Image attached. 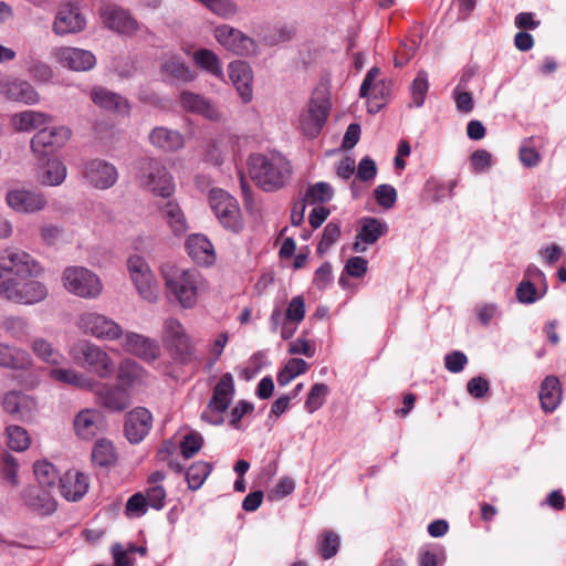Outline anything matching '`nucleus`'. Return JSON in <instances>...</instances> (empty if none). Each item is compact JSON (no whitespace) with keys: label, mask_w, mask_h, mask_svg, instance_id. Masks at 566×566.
I'll return each instance as SVG.
<instances>
[{"label":"nucleus","mask_w":566,"mask_h":566,"mask_svg":"<svg viewBox=\"0 0 566 566\" xmlns=\"http://www.w3.org/2000/svg\"><path fill=\"white\" fill-rule=\"evenodd\" d=\"M50 120V116L42 112L23 111L15 113L11 117L13 127L19 132H29L45 125Z\"/></svg>","instance_id":"ea45409f"},{"label":"nucleus","mask_w":566,"mask_h":566,"mask_svg":"<svg viewBox=\"0 0 566 566\" xmlns=\"http://www.w3.org/2000/svg\"><path fill=\"white\" fill-rule=\"evenodd\" d=\"M0 327L12 338L24 342L31 335V325L28 318L17 315L2 317Z\"/></svg>","instance_id":"58836bf2"},{"label":"nucleus","mask_w":566,"mask_h":566,"mask_svg":"<svg viewBox=\"0 0 566 566\" xmlns=\"http://www.w3.org/2000/svg\"><path fill=\"white\" fill-rule=\"evenodd\" d=\"M73 361L96 374L101 378H109L114 373V363L106 350L87 339H80L69 348Z\"/></svg>","instance_id":"20e7f679"},{"label":"nucleus","mask_w":566,"mask_h":566,"mask_svg":"<svg viewBox=\"0 0 566 566\" xmlns=\"http://www.w3.org/2000/svg\"><path fill=\"white\" fill-rule=\"evenodd\" d=\"M213 33L218 43L233 54L249 56L258 51L255 41L233 27L221 24Z\"/></svg>","instance_id":"4468645a"},{"label":"nucleus","mask_w":566,"mask_h":566,"mask_svg":"<svg viewBox=\"0 0 566 566\" xmlns=\"http://www.w3.org/2000/svg\"><path fill=\"white\" fill-rule=\"evenodd\" d=\"M25 504L41 515H49L56 510V503L51 490H40L36 486L27 488L23 491Z\"/></svg>","instance_id":"cd10ccee"},{"label":"nucleus","mask_w":566,"mask_h":566,"mask_svg":"<svg viewBox=\"0 0 566 566\" xmlns=\"http://www.w3.org/2000/svg\"><path fill=\"white\" fill-rule=\"evenodd\" d=\"M91 97L93 102L107 111H114L118 113H127L128 112V103L120 95L111 92L103 87H96L92 91Z\"/></svg>","instance_id":"f704fd0d"},{"label":"nucleus","mask_w":566,"mask_h":566,"mask_svg":"<svg viewBox=\"0 0 566 566\" xmlns=\"http://www.w3.org/2000/svg\"><path fill=\"white\" fill-rule=\"evenodd\" d=\"M470 77H471L470 73H464L461 76L459 84L453 90V98L455 102L457 109L460 113H464V114L472 112V109L474 107V101H473L472 94L464 90L465 84L470 80Z\"/></svg>","instance_id":"c03bdc74"},{"label":"nucleus","mask_w":566,"mask_h":566,"mask_svg":"<svg viewBox=\"0 0 566 566\" xmlns=\"http://www.w3.org/2000/svg\"><path fill=\"white\" fill-rule=\"evenodd\" d=\"M189 256L200 265H210L216 261L212 243L203 234H191L186 241Z\"/></svg>","instance_id":"bb28decb"},{"label":"nucleus","mask_w":566,"mask_h":566,"mask_svg":"<svg viewBox=\"0 0 566 566\" xmlns=\"http://www.w3.org/2000/svg\"><path fill=\"white\" fill-rule=\"evenodd\" d=\"M48 376L64 386L84 387L86 382V376L73 368L53 367L49 369Z\"/></svg>","instance_id":"a19ab883"},{"label":"nucleus","mask_w":566,"mask_h":566,"mask_svg":"<svg viewBox=\"0 0 566 566\" xmlns=\"http://www.w3.org/2000/svg\"><path fill=\"white\" fill-rule=\"evenodd\" d=\"M151 427V412L144 407H137L127 413L124 431L130 443H139L149 433Z\"/></svg>","instance_id":"412c9836"},{"label":"nucleus","mask_w":566,"mask_h":566,"mask_svg":"<svg viewBox=\"0 0 566 566\" xmlns=\"http://www.w3.org/2000/svg\"><path fill=\"white\" fill-rule=\"evenodd\" d=\"M307 364L302 358H291L284 368L277 374V382L281 387L286 386L292 379L304 373Z\"/></svg>","instance_id":"864d4df0"},{"label":"nucleus","mask_w":566,"mask_h":566,"mask_svg":"<svg viewBox=\"0 0 566 566\" xmlns=\"http://www.w3.org/2000/svg\"><path fill=\"white\" fill-rule=\"evenodd\" d=\"M18 470L19 464L17 459L9 453H3L0 469V475L3 483L12 488L18 486Z\"/></svg>","instance_id":"8fccbe9b"},{"label":"nucleus","mask_w":566,"mask_h":566,"mask_svg":"<svg viewBox=\"0 0 566 566\" xmlns=\"http://www.w3.org/2000/svg\"><path fill=\"white\" fill-rule=\"evenodd\" d=\"M28 74L39 83H48L53 77V71L51 66L38 59L30 57L27 62Z\"/></svg>","instance_id":"3c124183"},{"label":"nucleus","mask_w":566,"mask_h":566,"mask_svg":"<svg viewBox=\"0 0 566 566\" xmlns=\"http://www.w3.org/2000/svg\"><path fill=\"white\" fill-rule=\"evenodd\" d=\"M99 17L106 28L122 35L132 36L144 29L128 9L116 3L102 6Z\"/></svg>","instance_id":"9b49d317"},{"label":"nucleus","mask_w":566,"mask_h":566,"mask_svg":"<svg viewBox=\"0 0 566 566\" xmlns=\"http://www.w3.org/2000/svg\"><path fill=\"white\" fill-rule=\"evenodd\" d=\"M86 27V19L80 8L74 3L60 6L53 22V32L56 35L78 33Z\"/></svg>","instance_id":"a211bd4d"},{"label":"nucleus","mask_w":566,"mask_h":566,"mask_svg":"<svg viewBox=\"0 0 566 566\" xmlns=\"http://www.w3.org/2000/svg\"><path fill=\"white\" fill-rule=\"evenodd\" d=\"M211 472V465L205 461L195 462L186 472V480L190 490H198Z\"/></svg>","instance_id":"49530a36"},{"label":"nucleus","mask_w":566,"mask_h":566,"mask_svg":"<svg viewBox=\"0 0 566 566\" xmlns=\"http://www.w3.org/2000/svg\"><path fill=\"white\" fill-rule=\"evenodd\" d=\"M138 179L140 185L154 195L167 198L175 191L171 175L166 166L155 158H146L140 161Z\"/></svg>","instance_id":"423d86ee"},{"label":"nucleus","mask_w":566,"mask_h":566,"mask_svg":"<svg viewBox=\"0 0 566 566\" xmlns=\"http://www.w3.org/2000/svg\"><path fill=\"white\" fill-rule=\"evenodd\" d=\"M84 176L94 187L108 189L117 181L118 172L114 165L105 160L93 159L85 164Z\"/></svg>","instance_id":"4be33fe9"},{"label":"nucleus","mask_w":566,"mask_h":566,"mask_svg":"<svg viewBox=\"0 0 566 566\" xmlns=\"http://www.w3.org/2000/svg\"><path fill=\"white\" fill-rule=\"evenodd\" d=\"M102 416L97 410L84 409L74 419V429L81 439H93L101 430Z\"/></svg>","instance_id":"c85d7f7f"},{"label":"nucleus","mask_w":566,"mask_h":566,"mask_svg":"<svg viewBox=\"0 0 566 566\" xmlns=\"http://www.w3.org/2000/svg\"><path fill=\"white\" fill-rule=\"evenodd\" d=\"M42 273V265L29 253L10 252L0 262V297L21 305L44 301L49 290L36 280Z\"/></svg>","instance_id":"f257e3e1"},{"label":"nucleus","mask_w":566,"mask_h":566,"mask_svg":"<svg viewBox=\"0 0 566 566\" xmlns=\"http://www.w3.org/2000/svg\"><path fill=\"white\" fill-rule=\"evenodd\" d=\"M368 270V261L361 256H352L345 264L344 272L352 277H363Z\"/></svg>","instance_id":"774afa93"},{"label":"nucleus","mask_w":566,"mask_h":566,"mask_svg":"<svg viewBox=\"0 0 566 566\" xmlns=\"http://www.w3.org/2000/svg\"><path fill=\"white\" fill-rule=\"evenodd\" d=\"M67 169L59 159H49L39 170L38 179L41 185L56 187L66 178Z\"/></svg>","instance_id":"c9c22d12"},{"label":"nucleus","mask_w":566,"mask_h":566,"mask_svg":"<svg viewBox=\"0 0 566 566\" xmlns=\"http://www.w3.org/2000/svg\"><path fill=\"white\" fill-rule=\"evenodd\" d=\"M148 503L143 493L133 494L126 502L125 512L130 518H136L147 513Z\"/></svg>","instance_id":"052dcab7"},{"label":"nucleus","mask_w":566,"mask_h":566,"mask_svg":"<svg viewBox=\"0 0 566 566\" xmlns=\"http://www.w3.org/2000/svg\"><path fill=\"white\" fill-rule=\"evenodd\" d=\"M54 56L63 67L74 72L90 71L96 64L95 55L91 51L80 48H59L55 50Z\"/></svg>","instance_id":"6ab92c4d"},{"label":"nucleus","mask_w":566,"mask_h":566,"mask_svg":"<svg viewBox=\"0 0 566 566\" xmlns=\"http://www.w3.org/2000/svg\"><path fill=\"white\" fill-rule=\"evenodd\" d=\"M470 164L473 172L482 174L491 168L492 155L485 149H478L471 154Z\"/></svg>","instance_id":"69168bd1"},{"label":"nucleus","mask_w":566,"mask_h":566,"mask_svg":"<svg viewBox=\"0 0 566 566\" xmlns=\"http://www.w3.org/2000/svg\"><path fill=\"white\" fill-rule=\"evenodd\" d=\"M7 443L14 451H24L30 444L27 430L19 426L7 427Z\"/></svg>","instance_id":"6e6d98bb"},{"label":"nucleus","mask_w":566,"mask_h":566,"mask_svg":"<svg viewBox=\"0 0 566 566\" xmlns=\"http://www.w3.org/2000/svg\"><path fill=\"white\" fill-rule=\"evenodd\" d=\"M249 172L263 190L272 191L283 187L289 180L291 166L281 155L255 154L249 157Z\"/></svg>","instance_id":"f03ea898"},{"label":"nucleus","mask_w":566,"mask_h":566,"mask_svg":"<svg viewBox=\"0 0 566 566\" xmlns=\"http://www.w3.org/2000/svg\"><path fill=\"white\" fill-rule=\"evenodd\" d=\"M374 196L377 203L384 209L392 208L397 201V191L388 184L377 186L374 190Z\"/></svg>","instance_id":"bf43d9fd"},{"label":"nucleus","mask_w":566,"mask_h":566,"mask_svg":"<svg viewBox=\"0 0 566 566\" xmlns=\"http://www.w3.org/2000/svg\"><path fill=\"white\" fill-rule=\"evenodd\" d=\"M359 224V230L353 243V250L357 253L366 252L368 245L375 244L388 232L387 222L375 217H364Z\"/></svg>","instance_id":"f3484780"},{"label":"nucleus","mask_w":566,"mask_h":566,"mask_svg":"<svg viewBox=\"0 0 566 566\" xmlns=\"http://www.w3.org/2000/svg\"><path fill=\"white\" fill-rule=\"evenodd\" d=\"M59 491L67 500L76 502L81 500L88 490V479L77 471H67L60 478Z\"/></svg>","instance_id":"393cba45"},{"label":"nucleus","mask_w":566,"mask_h":566,"mask_svg":"<svg viewBox=\"0 0 566 566\" xmlns=\"http://www.w3.org/2000/svg\"><path fill=\"white\" fill-rule=\"evenodd\" d=\"M149 142L164 151H177L185 145L184 136L167 127H155L149 134Z\"/></svg>","instance_id":"c756f323"},{"label":"nucleus","mask_w":566,"mask_h":566,"mask_svg":"<svg viewBox=\"0 0 566 566\" xmlns=\"http://www.w3.org/2000/svg\"><path fill=\"white\" fill-rule=\"evenodd\" d=\"M333 198V188L327 182H316L306 191L302 200L305 205H316L329 201Z\"/></svg>","instance_id":"09e8293b"},{"label":"nucleus","mask_w":566,"mask_h":566,"mask_svg":"<svg viewBox=\"0 0 566 566\" xmlns=\"http://www.w3.org/2000/svg\"><path fill=\"white\" fill-rule=\"evenodd\" d=\"M64 287L82 298H96L103 290L99 277L83 266H69L62 275Z\"/></svg>","instance_id":"0eeeda50"},{"label":"nucleus","mask_w":566,"mask_h":566,"mask_svg":"<svg viewBox=\"0 0 566 566\" xmlns=\"http://www.w3.org/2000/svg\"><path fill=\"white\" fill-rule=\"evenodd\" d=\"M119 345L126 354L148 364L157 360L161 354L160 345L156 339L132 331H124Z\"/></svg>","instance_id":"f8f14e48"},{"label":"nucleus","mask_w":566,"mask_h":566,"mask_svg":"<svg viewBox=\"0 0 566 566\" xmlns=\"http://www.w3.org/2000/svg\"><path fill=\"white\" fill-rule=\"evenodd\" d=\"M31 363L25 350L0 343V366L10 369H23Z\"/></svg>","instance_id":"4c0bfd02"},{"label":"nucleus","mask_w":566,"mask_h":566,"mask_svg":"<svg viewBox=\"0 0 566 566\" xmlns=\"http://www.w3.org/2000/svg\"><path fill=\"white\" fill-rule=\"evenodd\" d=\"M165 286L169 297L184 308H193L200 291L205 289V279L196 269L182 271H163Z\"/></svg>","instance_id":"7ed1b4c3"},{"label":"nucleus","mask_w":566,"mask_h":566,"mask_svg":"<svg viewBox=\"0 0 566 566\" xmlns=\"http://www.w3.org/2000/svg\"><path fill=\"white\" fill-rule=\"evenodd\" d=\"M203 443V438L198 432H190L184 437L180 442L181 454L189 459L199 452Z\"/></svg>","instance_id":"680f3d73"},{"label":"nucleus","mask_w":566,"mask_h":566,"mask_svg":"<svg viewBox=\"0 0 566 566\" xmlns=\"http://www.w3.org/2000/svg\"><path fill=\"white\" fill-rule=\"evenodd\" d=\"M31 349L41 361L51 366H59L65 360L61 350L44 337H35L31 343Z\"/></svg>","instance_id":"e433bc0d"},{"label":"nucleus","mask_w":566,"mask_h":566,"mask_svg":"<svg viewBox=\"0 0 566 566\" xmlns=\"http://www.w3.org/2000/svg\"><path fill=\"white\" fill-rule=\"evenodd\" d=\"M266 355L263 352L255 353L244 367L238 369V377L247 381L253 379L266 365Z\"/></svg>","instance_id":"5fc2aeb1"},{"label":"nucleus","mask_w":566,"mask_h":566,"mask_svg":"<svg viewBox=\"0 0 566 566\" xmlns=\"http://www.w3.org/2000/svg\"><path fill=\"white\" fill-rule=\"evenodd\" d=\"M193 63L203 72L223 81L224 72L219 56L209 49H199L192 54Z\"/></svg>","instance_id":"473e14b6"},{"label":"nucleus","mask_w":566,"mask_h":566,"mask_svg":"<svg viewBox=\"0 0 566 566\" xmlns=\"http://www.w3.org/2000/svg\"><path fill=\"white\" fill-rule=\"evenodd\" d=\"M209 203L220 223L237 233L243 228V221L235 198L222 189H211Z\"/></svg>","instance_id":"1a4fd4ad"},{"label":"nucleus","mask_w":566,"mask_h":566,"mask_svg":"<svg viewBox=\"0 0 566 566\" xmlns=\"http://www.w3.org/2000/svg\"><path fill=\"white\" fill-rule=\"evenodd\" d=\"M339 536L334 532L327 531L323 534L319 542V552L325 559H329L336 555L339 548Z\"/></svg>","instance_id":"e2e57ef3"},{"label":"nucleus","mask_w":566,"mask_h":566,"mask_svg":"<svg viewBox=\"0 0 566 566\" xmlns=\"http://www.w3.org/2000/svg\"><path fill=\"white\" fill-rule=\"evenodd\" d=\"M547 291L546 284L538 291L530 280H523L516 287V297L522 304H533L541 300Z\"/></svg>","instance_id":"de8ad7c7"},{"label":"nucleus","mask_w":566,"mask_h":566,"mask_svg":"<svg viewBox=\"0 0 566 566\" xmlns=\"http://www.w3.org/2000/svg\"><path fill=\"white\" fill-rule=\"evenodd\" d=\"M34 474L39 484L48 490L54 489L60 478L55 467L48 461H38L34 463Z\"/></svg>","instance_id":"a18cd8bd"},{"label":"nucleus","mask_w":566,"mask_h":566,"mask_svg":"<svg viewBox=\"0 0 566 566\" xmlns=\"http://www.w3.org/2000/svg\"><path fill=\"white\" fill-rule=\"evenodd\" d=\"M3 409L19 418H25L35 406L34 400L24 391H6L2 397Z\"/></svg>","instance_id":"7c9ffc66"},{"label":"nucleus","mask_w":566,"mask_h":566,"mask_svg":"<svg viewBox=\"0 0 566 566\" xmlns=\"http://www.w3.org/2000/svg\"><path fill=\"white\" fill-rule=\"evenodd\" d=\"M76 325L83 334L106 342H119L124 333L123 327L116 321L97 312L82 313Z\"/></svg>","instance_id":"6e6552de"},{"label":"nucleus","mask_w":566,"mask_h":566,"mask_svg":"<svg viewBox=\"0 0 566 566\" xmlns=\"http://www.w3.org/2000/svg\"><path fill=\"white\" fill-rule=\"evenodd\" d=\"M95 400L107 412H122L132 405L128 391H96Z\"/></svg>","instance_id":"72a5a7b5"},{"label":"nucleus","mask_w":566,"mask_h":566,"mask_svg":"<svg viewBox=\"0 0 566 566\" xmlns=\"http://www.w3.org/2000/svg\"><path fill=\"white\" fill-rule=\"evenodd\" d=\"M92 461L95 465L107 468L116 462V452L113 443L106 439L96 441L92 450Z\"/></svg>","instance_id":"37998d69"},{"label":"nucleus","mask_w":566,"mask_h":566,"mask_svg":"<svg viewBox=\"0 0 566 566\" xmlns=\"http://www.w3.org/2000/svg\"><path fill=\"white\" fill-rule=\"evenodd\" d=\"M4 201L11 210L24 214L40 212L48 206L44 193L24 187L9 189Z\"/></svg>","instance_id":"ddd939ff"},{"label":"nucleus","mask_w":566,"mask_h":566,"mask_svg":"<svg viewBox=\"0 0 566 566\" xmlns=\"http://www.w3.org/2000/svg\"><path fill=\"white\" fill-rule=\"evenodd\" d=\"M305 316V301L303 296L293 297L286 308L285 319L297 325Z\"/></svg>","instance_id":"0e129e2a"},{"label":"nucleus","mask_w":566,"mask_h":566,"mask_svg":"<svg viewBox=\"0 0 566 566\" xmlns=\"http://www.w3.org/2000/svg\"><path fill=\"white\" fill-rule=\"evenodd\" d=\"M163 76L170 81L190 83L197 78V73L192 71L179 56H170L161 63Z\"/></svg>","instance_id":"2f4dec72"},{"label":"nucleus","mask_w":566,"mask_h":566,"mask_svg":"<svg viewBox=\"0 0 566 566\" xmlns=\"http://www.w3.org/2000/svg\"><path fill=\"white\" fill-rule=\"evenodd\" d=\"M149 377L148 371L132 358H125L119 363L117 379L122 386H147Z\"/></svg>","instance_id":"a878e982"},{"label":"nucleus","mask_w":566,"mask_h":566,"mask_svg":"<svg viewBox=\"0 0 566 566\" xmlns=\"http://www.w3.org/2000/svg\"><path fill=\"white\" fill-rule=\"evenodd\" d=\"M70 137L71 130L65 126L45 127L32 137L31 149L36 155H50L64 146Z\"/></svg>","instance_id":"dca6fc26"},{"label":"nucleus","mask_w":566,"mask_h":566,"mask_svg":"<svg viewBox=\"0 0 566 566\" xmlns=\"http://www.w3.org/2000/svg\"><path fill=\"white\" fill-rule=\"evenodd\" d=\"M127 268L139 296L149 303L157 302L159 287L148 263L139 255H132Z\"/></svg>","instance_id":"9d476101"},{"label":"nucleus","mask_w":566,"mask_h":566,"mask_svg":"<svg viewBox=\"0 0 566 566\" xmlns=\"http://www.w3.org/2000/svg\"><path fill=\"white\" fill-rule=\"evenodd\" d=\"M145 497L149 507L159 511L165 506L166 490L163 485H150Z\"/></svg>","instance_id":"338daca9"},{"label":"nucleus","mask_w":566,"mask_h":566,"mask_svg":"<svg viewBox=\"0 0 566 566\" xmlns=\"http://www.w3.org/2000/svg\"><path fill=\"white\" fill-rule=\"evenodd\" d=\"M340 235L339 224L336 222H328L323 231L322 239L317 245V252L319 254L326 253L331 247L337 242Z\"/></svg>","instance_id":"4d7b16f0"},{"label":"nucleus","mask_w":566,"mask_h":566,"mask_svg":"<svg viewBox=\"0 0 566 566\" xmlns=\"http://www.w3.org/2000/svg\"><path fill=\"white\" fill-rule=\"evenodd\" d=\"M161 340L164 345L180 360L186 361L191 355V343L182 324L174 317L165 319Z\"/></svg>","instance_id":"2eb2a0df"},{"label":"nucleus","mask_w":566,"mask_h":566,"mask_svg":"<svg viewBox=\"0 0 566 566\" xmlns=\"http://www.w3.org/2000/svg\"><path fill=\"white\" fill-rule=\"evenodd\" d=\"M161 213L176 235H180L186 232V217L181 211L180 207L178 206V203L174 201L167 202L161 208Z\"/></svg>","instance_id":"79ce46f5"},{"label":"nucleus","mask_w":566,"mask_h":566,"mask_svg":"<svg viewBox=\"0 0 566 566\" xmlns=\"http://www.w3.org/2000/svg\"><path fill=\"white\" fill-rule=\"evenodd\" d=\"M331 101L325 88L314 90L307 108L300 116V127L308 138H315L323 129L329 115Z\"/></svg>","instance_id":"39448f33"},{"label":"nucleus","mask_w":566,"mask_h":566,"mask_svg":"<svg viewBox=\"0 0 566 566\" xmlns=\"http://www.w3.org/2000/svg\"><path fill=\"white\" fill-rule=\"evenodd\" d=\"M428 88L429 82L427 72H418L410 87L412 98L411 105H413L415 107H421L424 104Z\"/></svg>","instance_id":"603ef678"},{"label":"nucleus","mask_w":566,"mask_h":566,"mask_svg":"<svg viewBox=\"0 0 566 566\" xmlns=\"http://www.w3.org/2000/svg\"><path fill=\"white\" fill-rule=\"evenodd\" d=\"M0 94L11 102L35 105L40 95L31 83L21 78H7L0 82Z\"/></svg>","instance_id":"aec40b11"},{"label":"nucleus","mask_w":566,"mask_h":566,"mask_svg":"<svg viewBox=\"0 0 566 566\" xmlns=\"http://www.w3.org/2000/svg\"><path fill=\"white\" fill-rule=\"evenodd\" d=\"M294 35L293 29L286 25H275L269 31V34L262 35V42L265 45L273 46L281 42L290 41Z\"/></svg>","instance_id":"13d9d810"},{"label":"nucleus","mask_w":566,"mask_h":566,"mask_svg":"<svg viewBox=\"0 0 566 566\" xmlns=\"http://www.w3.org/2000/svg\"><path fill=\"white\" fill-rule=\"evenodd\" d=\"M228 74L243 103H249L253 97L252 71L243 61H232L228 66Z\"/></svg>","instance_id":"5701e85b"},{"label":"nucleus","mask_w":566,"mask_h":566,"mask_svg":"<svg viewBox=\"0 0 566 566\" xmlns=\"http://www.w3.org/2000/svg\"><path fill=\"white\" fill-rule=\"evenodd\" d=\"M179 102L181 107L187 112L201 115L210 120H220L222 118L219 108L199 94L184 91L180 93Z\"/></svg>","instance_id":"b1692460"}]
</instances>
